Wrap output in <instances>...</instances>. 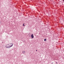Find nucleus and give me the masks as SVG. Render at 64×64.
I'll list each match as a JSON object with an SVG mask.
<instances>
[{"instance_id":"1a4fd4ad","label":"nucleus","mask_w":64,"mask_h":64,"mask_svg":"<svg viewBox=\"0 0 64 64\" xmlns=\"http://www.w3.org/2000/svg\"><path fill=\"white\" fill-rule=\"evenodd\" d=\"M62 1H64V0H62Z\"/></svg>"},{"instance_id":"0eeeda50","label":"nucleus","mask_w":64,"mask_h":64,"mask_svg":"<svg viewBox=\"0 0 64 64\" xmlns=\"http://www.w3.org/2000/svg\"><path fill=\"white\" fill-rule=\"evenodd\" d=\"M28 35H31V34L30 33L28 34Z\"/></svg>"},{"instance_id":"9b49d317","label":"nucleus","mask_w":64,"mask_h":64,"mask_svg":"<svg viewBox=\"0 0 64 64\" xmlns=\"http://www.w3.org/2000/svg\"><path fill=\"white\" fill-rule=\"evenodd\" d=\"M52 63H53L52 62Z\"/></svg>"},{"instance_id":"423d86ee","label":"nucleus","mask_w":64,"mask_h":64,"mask_svg":"<svg viewBox=\"0 0 64 64\" xmlns=\"http://www.w3.org/2000/svg\"><path fill=\"white\" fill-rule=\"evenodd\" d=\"M23 26H25V25H24V24H23Z\"/></svg>"},{"instance_id":"39448f33","label":"nucleus","mask_w":64,"mask_h":64,"mask_svg":"<svg viewBox=\"0 0 64 64\" xmlns=\"http://www.w3.org/2000/svg\"><path fill=\"white\" fill-rule=\"evenodd\" d=\"M44 41H47V40H46V39H44Z\"/></svg>"},{"instance_id":"20e7f679","label":"nucleus","mask_w":64,"mask_h":64,"mask_svg":"<svg viewBox=\"0 0 64 64\" xmlns=\"http://www.w3.org/2000/svg\"><path fill=\"white\" fill-rule=\"evenodd\" d=\"M22 53H23V54H24V53H25V51H22Z\"/></svg>"},{"instance_id":"f257e3e1","label":"nucleus","mask_w":64,"mask_h":64,"mask_svg":"<svg viewBox=\"0 0 64 64\" xmlns=\"http://www.w3.org/2000/svg\"><path fill=\"white\" fill-rule=\"evenodd\" d=\"M6 47L7 48H10V46H9V44H6Z\"/></svg>"},{"instance_id":"6e6552de","label":"nucleus","mask_w":64,"mask_h":64,"mask_svg":"<svg viewBox=\"0 0 64 64\" xmlns=\"http://www.w3.org/2000/svg\"><path fill=\"white\" fill-rule=\"evenodd\" d=\"M36 51H37V50H36Z\"/></svg>"},{"instance_id":"7ed1b4c3","label":"nucleus","mask_w":64,"mask_h":64,"mask_svg":"<svg viewBox=\"0 0 64 64\" xmlns=\"http://www.w3.org/2000/svg\"><path fill=\"white\" fill-rule=\"evenodd\" d=\"M31 37L32 39H33L34 38V36L33 35V34H32L31 35Z\"/></svg>"},{"instance_id":"f03ea898","label":"nucleus","mask_w":64,"mask_h":64,"mask_svg":"<svg viewBox=\"0 0 64 64\" xmlns=\"http://www.w3.org/2000/svg\"><path fill=\"white\" fill-rule=\"evenodd\" d=\"M8 45H9V46L10 48H11V47H12L13 46V44L12 43H11L10 44H9Z\"/></svg>"},{"instance_id":"9d476101","label":"nucleus","mask_w":64,"mask_h":64,"mask_svg":"<svg viewBox=\"0 0 64 64\" xmlns=\"http://www.w3.org/2000/svg\"><path fill=\"white\" fill-rule=\"evenodd\" d=\"M56 63L57 64V63H57V62H56Z\"/></svg>"}]
</instances>
